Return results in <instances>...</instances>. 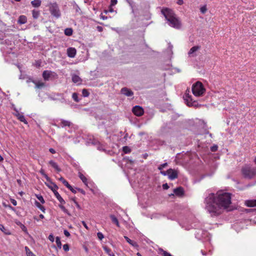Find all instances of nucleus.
I'll list each match as a JSON object with an SVG mask.
<instances>
[{
    "instance_id": "nucleus-1",
    "label": "nucleus",
    "mask_w": 256,
    "mask_h": 256,
    "mask_svg": "<svg viewBox=\"0 0 256 256\" xmlns=\"http://www.w3.org/2000/svg\"><path fill=\"white\" fill-rule=\"evenodd\" d=\"M231 200L229 192L219 190L216 194L210 193L204 199L205 208L211 216H218L229 207Z\"/></svg>"
},
{
    "instance_id": "nucleus-2",
    "label": "nucleus",
    "mask_w": 256,
    "mask_h": 256,
    "mask_svg": "<svg viewBox=\"0 0 256 256\" xmlns=\"http://www.w3.org/2000/svg\"><path fill=\"white\" fill-rule=\"evenodd\" d=\"M162 14L165 17L168 24L174 28L180 29L182 27V23L180 18L172 10L165 8L161 10Z\"/></svg>"
},
{
    "instance_id": "nucleus-3",
    "label": "nucleus",
    "mask_w": 256,
    "mask_h": 256,
    "mask_svg": "<svg viewBox=\"0 0 256 256\" xmlns=\"http://www.w3.org/2000/svg\"><path fill=\"white\" fill-rule=\"evenodd\" d=\"M241 172L244 178L251 180L256 177V166L244 165L242 167Z\"/></svg>"
},
{
    "instance_id": "nucleus-4",
    "label": "nucleus",
    "mask_w": 256,
    "mask_h": 256,
    "mask_svg": "<svg viewBox=\"0 0 256 256\" xmlns=\"http://www.w3.org/2000/svg\"><path fill=\"white\" fill-rule=\"evenodd\" d=\"M204 88L202 84L200 82H197L192 86V92L196 96H202L205 92Z\"/></svg>"
},
{
    "instance_id": "nucleus-5",
    "label": "nucleus",
    "mask_w": 256,
    "mask_h": 256,
    "mask_svg": "<svg viewBox=\"0 0 256 256\" xmlns=\"http://www.w3.org/2000/svg\"><path fill=\"white\" fill-rule=\"evenodd\" d=\"M50 11L52 15L58 18L60 16V12L58 6L56 2L50 4Z\"/></svg>"
},
{
    "instance_id": "nucleus-6",
    "label": "nucleus",
    "mask_w": 256,
    "mask_h": 256,
    "mask_svg": "<svg viewBox=\"0 0 256 256\" xmlns=\"http://www.w3.org/2000/svg\"><path fill=\"white\" fill-rule=\"evenodd\" d=\"M184 98L186 104L189 106H196L198 105V102L196 100H193L192 96L188 94H185Z\"/></svg>"
},
{
    "instance_id": "nucleus-7",
    "label": "nucleus",
    "mask_w": 256,
    "mask_h": 256,
    "mask_svg": "<svg viewBox=\"0 0 256 256\" xmlns=\"http://www.w3.org/2000/svg\"><path fill=\"white\" fill-rule=\"evenodd\" d=\"M132 112L138 116H140L144 113V109L139 106H134L132 110Z\"/></svg>"
},
{
    "instance_id": "nucleus-8",
    "label": "nucleus",
    "mask_w": 256,
    "mask_h": 256,
    "mask_svg": "<svg viewBox=\"0 0 256 256\" xmlns=\"http://www.w3.org/2000/svg\"><path fill=\"white\" fill-rule=\"evenodd\" d=\"M178 176V172L176 170L169 168L168 170V178L170 180H174Z\"/></svg>"
},
{
    "instance_id": "nucleus-9",
    "label": "nucleus",
    "mask_w": 256,
    "mask_h": 256,
    "mask_svg": "<svg viewBox=\"0 0 256 256\" xmlns=\"http://www.w3.org/2000/svg\"><path fill=\"white\" fill-rule=\"evenodd\" d=\"M120 92L126 96H132L134 95L133 92L126 87L122 88L120 90Z\"/></svg>"
},
{
    "instance_id": "nucleus-10",
    "label": "nucleus",
    "mask_w": 256,
    "mask_h": 256,
    "mask_svg": "<svg viewBox=\"0 0 256 256\" xmlns=\"http://www.w3.org/2000/svg\"><path fill=\"white\" fill-rule=\"evenodd\" d=\"M76 49L74 48H69L67 49V54L70 58H74L76 56Z\"/></svg>"
},
{
    "instance_id": "nucleus-11",
    "label": "nucleus",
    "mask_w": 256,
    "mask_h": 256,
    "mask_svg": "<svg viewBox=\"0 0 256 256\" xmlns=\"http://www.w3.org/2000/svg\"><path fill=\"white\" fill-rule=\"evenodd\" d=\"M200 46H196L192 47L190 50H189L188 54L190 56H196V54H194L198 50H200Z\"/></svg>"
},
{
    "instance_id": "nucleus-12",
    "label": "nucleus",
    "mask_w": 256,
    "mask_h": 256,
    "mask_svg": "<svg viewBox=\"0 0 256 256\" xmlns=\"http://www.w3.org/2000/svg\"><path fill=\"white\" fill-rule=\"evenodd\" d=\"M124 238L130 244L138 250L139 246L136 242L131 240L127 236H124Z\"/></svg>"
},
{
    "instance_id": "nucleus-13",
    "label": "nucleus",
    "mask_w": 256,
    "mask_h": 256,
    "mask_svg": "<svg viewBox=\"0 0 256 256\" xmlns=\"http://www.w3.org/2000/svg\"><path fill=\"white\" fill-rule=\"evenodd\" d=\"M52 74L54 72L52 71L44 70L42 72V77L45 80H48Z\"/></svg>"
},
{
    "instance_id": "nucleus-14",
    "label": "nucleus",
    "mask_w": 256,
    "mask_h": 256,
    "mask_svg": "<svg viewBox=\"0 0 256 256\" xmlns=\"http://www.w3.org/2000/svg\"><path fill=\"white\" fill-rule=\"evenodd\" d=\"M174 192L178 196H182L184 194V188L181 186H179L174 190Z\"/></svg>"
},
{
    "instance_id": "nucleus-15",
    "label": "nucleus",
    "mask_w": 256,
    "mask_h": 256,
    "mask_svg": "<svg viewBox=\"0 0 256 256\" xmlns=\"http://www.w3.org/2000/svg\"><path fill=\"white\" fill-rule=\"evenodd\" d=\"M49 182L48 184H46L48 187V188H50L53 192L54 190H54H57L58 188L55 183L52 182L51 180L50 182Z\"/></svg>"
},
{
    "instance_id": "nucleus-16",
    "label": "nucleus",
    "mask_w": 256,
    "mask_h": 256,
    "mask_svg": "<svg viewBox=\"0 0 256 256\" xmlns=\"http://www.w3.org/2000/svg\"><path fill=\"white\" fill-rule=\"evenodd\" d=\"M48 164L55 169L56 171L58 172H60L61 171L60 168L58 166V164L56 162H54L52 160H50L48 162Z\"/></svg>"
},
{
    "instance_id": "nucleus-17",
    "label": "nucleus",
    "mask_w": 256,
    "mask_h": 256,
    "mask_svg": "<svg viewBox=\"0 0 256 256\" xmlns=\"http://www.w3.org/2000/svg\"><path fill=\"white\" fill-rule=\"evenodd\" d=\"M54 194L58 200L60 202L61 204H64L66 203L64 200L62 198L57 190H54Z\"/></svg>"
},
{
    "instance_id": "nucleus-18",
    "label": "nucleus",
    "mask_w": 256,
    "mask_h": 256,
    "mask_svg": "<svg viewBox=\"0 0 256 256\" xmlns=\"http://www.w3.org/2000/svg\"><path fill=\"white\" fill-rule=\"evenodd\" d=\"M72 80L74 83H77L78 84H81L82 82L80 77L76 74H74L72 76Z\"/></svg>"
},
{
    "instance_id": "nucleus-19",
    "label": "nucleus",
    "mask_w": 256,
    "mask_h": 256,
    "mask_svg": "<svg viewBox=\"0 0 256 256\" xmlns=\"http://www.w3.org/2000/svg\"><path fill=\"white\" fill-rule=\"evenodd\" d=\"M102 248L105 252L109 256H116L112 252V250L106 246H103Z\"/></svg>"
},
{
    "instance_id": "nucleus-20",
    "label": "nucleus",
    "mask_w": 256,
    "mask_h": 256,
    "mask_svg": "<svg viewBox=\"0 0 256 256\" xmlns=\"http://www.w3.org/2000/svg\"><path fill=\"white\" fill-rule=\"evenodd\" d=\"M18 22L20 24H24L27 22V18L25 16H20L18 18Z\"/></svg>"
},
{
    "instance_id": "nucleus-21",
    "label": "nucleus",
    "mask_w": 256,
    "mask_h": 256,
    "mask_svg": "<svg viewBox=\"0 0 256 256\" xmlns=\"http://www.w3.org/2000/svg\"><path fill=\"white\" fill-rule=\"evenodd\" d=\"M246 204L248 207L256 206V200H247L246 202Z\"/></svg>"
},
{
    "instance_id": "nucleus-22",
    "label": "nucleus",
    "mask_w": 256,
    "mask_h": 256,
    "mask_svg": "<svg viewBox=\"0 0 256 256\" xmlns=\"http://www.w3.org/2000/svg\"><path fill=\"white\" fill-rule=\"evenodd\" d=\"M60 124V126L62 128L66 126H70L72 124L70 122L66 120H61Z\"/></svg>"
},
{
    "instance_id": "nucleus-23",
    "label": "nucleus",
    "mask_w": 256,
    "mask_h": 256,
    "mask_svg": "<svg viewBox=\"0 0 256 256\" xmlns=\"http://www.w3.org/2000/svg\"><path fill=\"white\" fill-rule=\"evenodd\" d=\"M41 0H34L31 2L32 5L34 8H38L41 4Z\"/></svg>"
},
{
    "instance_id": "nucleus-24",
    "label": "nucleus",
    "mask_w": 256,
    "mask_h": 256,
    "mask_svg": "<svg viewBox=\"0 0 256 256\" xmlns=\"http://www.w3.org/2000/svg\"><path fill=\"white\" fill-rule=\"evenodd\" d=\"M17 118L20 121L23 122L25 124H28V122L26 121L24 116L22 114H17Z\"/></svg>"
},
{
    "instance_id": "nucleus-25",
    "label": "nucleus",
    "mask_w": 256,
    "mask_h": 256,
    "mask_svg": "<svg viewBox=\"0 0 256 256\" xmlns=\"http://www.w3.org/2000/svg\"><path fill=\"white\" fill-rule=\"evenodd\" d=\"M110 218L113 223L115 224L118 227H120L118 220L114 215H110Z\"/></svg>"
},
{
    "instance_id": "nucleus-26",
    "label": "nucleus",
    "mask_w": 256,
    "mask_h": 256,
    "mask_svg": "<svg viewBox=\"0 0 256 256\" xmlns=\"http://www.w3.org/2000/svg\"><path fill=\"white\" fill-rule=\"evenodd\" d=\"M78 176L80 178V179L82 180V182L86 186H88L87 184V178H86L81 172L78 173Z\"/></svg>"
},
{
    "instance_id": "nucleus-27",
    "label": "nucleus",
    "mask_w": 256,
    "mask_h": 256,
    "mask_svg": "<svg viewBox=\"0 0 256 256\" xmlns=\"http://www.w3.org/2000/svg\"><path fill=\"white\" fill-rule=\"evenodd\" d=\"M73 30L72 28H66L64 30V34L67 36H70L72 35Z\"/></svg>"
},
{
    "instance_id": "nucleus-28",
    "label": "nucleus",
    "mask_w": 256,
    "mask_h": 256,
    "mask_svg": "<svg viewBox=\"0 0 256 256\" xmlns=\"http://www.w3.org/2000/svg\"><path fill=\"white\" fill-rule=\"evenodd\" d=\"M27 256H36L28 246L24 248Z\"/></svg>"
},
{
    "instance_id": "nucleus-29",
    "label": "nucleus",
    "mask_w": 256,
    "mask_h": 256,
    "mask_svg": "<svg viewBox=\"0 0 256 256\" xmlns=\"http://www.w3.org/2000/svg\"><path fill=\"white\" fill-rule=\"evenodd\" d=\"M59 180L62 182V184L66 187L69 188L70 186V184L62 176L59 178Z\"/></svg>"
},
{
    "instance_id": "nucleus-30",
    "label": "nucleus",
    "mask_w": 256,
    "mask_h": 256,
    "mask_svg": "<svg viewBox=\"0 0 256 256\" xmlns=\"http://www.w3.org/2000/svg\"><path fill=\"white\" fill-rule=\"evenodd\" d=\"M36 206L40 210L43 212H45L46 209L44 206H42L40 202L37 201L35 202Z\"/></svg>"
},
{
    "instance_id": "nucleus-31",
    "label": "nucleus",
    "mask_w": 256,
    "mask_h": 256,
    "mask_svg": "<svg viewBox=\"0 0 256 256\" xmlns=\"http://www.w3.org/2000/svg\"><path fill=\"white\" fill-rule=\"evenodd\" d=\"M56 244L58 248L59 249H60L62 248V243L60 242V237H58V236L56 237Z\"/></svg>"
},
{
    "instance_id": "nucleus-32",
    "label": "nucleus",
    "mask_w": 256,
    "mask_h": 256,
    "mask_svg": "<svg viewBox=\"0 0 256 256\" xmlns=\"http://www.w3.org/2000/svg\"><path fill=\"white\" fill-rule=\"evenodd\" d=\"M36 87L38 88H42L45 86V84L42 82H35Z\"/></svg>"
},
{
    "instance_id": "nucleus-33",
    "label": "nucleus",
    "mask_w": 256,
    "mask_h": 256,
    "mask_svg": "<svg viewBox=\"0 0 256 256\" xmlns=\"http://www.w3.org/2000/svg\"><path fill=\"white\" fill-rule=\"evenodd\" d=\"M32 17L34 19H37L40 16V12L38 10H33L32 12Z\"/></svg>"
},
{
    "instance_id": "nucleus-34",
    "label": "nucleus",
    "mask_w": 256,
    "mask_h": 256,
    "mask_svg": "<svg viewBox=\"0 0 256 256\" xmlns=\"http://www.w3.org/2000/svg\"><path fill=\"white\" fill-rule=\"evenodd\" d=\"M40 173L46 178L48 182H50V178L48 176V175L44 172L43 170H40Z\"/></svg>"
},
{
    "instance_id": "nucleus-35",
    "label": "nucleus",
    "mask_w": 256,
    "mask_h": 256,
    "mask_svg": "<svg viewBox=\"0 0 256 256\" xmlns=\"http://www.w3.org/2000/svg\"><path fill=\"white\" fill-rule=\"evenodd\" d=\"M122 150L125 154H128L131 152V149L128 146H124L122 148Z\"/></svg>"
},
{
    "instance_id": "nucleus-36",
    "label": "nucleus",
    "mask_w": 256,
    "mask_h": 256,
    "mask_svg": "<svg viewBox=\"0 0 256 256\" xmlns=\"http://www.w3.org/2000/svg\"><path fill=\"white\" fill-rule=\"evenodd\" d=\"M72 98L73 100L76 102H78L80 101V100L78 99V94L76 92H74L72 94Z\"/></svg>"
},
{
    "instance_id": "nucleus-37",
    "label": "nucleus",
    "mask_w": 256,
    "mask_h": 256,
    "mask_svg": "<svg viewBox=\"0 0 256 256\" xmlns=\"http://www.w3.org/2000/svg\"><path fill=\"white\" fill-rule=\"evenodd\" d=\"M82 94L84 97H88L90 95V92L86 89H83L82 90Z\"/></svg>"
},
{
    "instance_id": "nucleus-38",
    "label": "nucleus",
    "mask_w": 256,
    "mask_h": 256,
    "mask_svg": "<svg viewBox=\"0 0 256 256\" xmlns=\"http://www.w3.org/2000/svg\"><path fill=\"white\" fill-rule=\"evenodd\" d=\"M36 197L40 202L41 203L44 204L45 202V201L42 195L36 194Z\"/></svg>"
},
{
    "instance_id": "nucleus-39",
    "label": "nucleus",
    "mask_w": 256,
    "mask_h": 256,
    "mask_svg": "<svg viewBox=\"0 0 256 256\" xmlns=\"http://www.w3.org/2000/svg\"><path fill=\"white\" fill-rule=\"evenodd\" d=\"M130 5L132 9L134 6V2L132 0H125Z\"/></svg>"
},
{
    "instance_id": "nucleus-40",
    "label": "nucleus",
    "mask_w": 256,
    "mask_h": 256,
    "mask_svg": "<svg viewBox=\"0 0 256 256\" xmlns=\"http://www.w3.org/2000/svg\"><path fill=\"white\" fill-rule=\"evenodd\" d=\"M96 148L100 151H104V146L99 142V144L96 146Z\"/></svg>"
},
{
    "instance_id": "nucleus-41",
    "label": "nucleus",
    "mask_w": 256,
    "mask_h": 256,
    "mask_svg": "<svg viewBox=\"0 0 256 256\" xmlns=\"http://www.w3.org/2000/svg\"><path fill=\"white\" fill-rule=\"evenodd\" d=\"M59 207L60 208V209L66 214H68L70 215V214L68 213V212L67 209L66 208L62 206V204H60Z\"/></svg>"
},
{
    "instance_id": "nucleus-42",
    "label": "nucleus",
    "mask_w": 256,
    "mask_h": 256,
    "mask_svg": "<svg viewBox=\"0 0 256 256\" xmlns=\"http://www.w3.org/2000/svg\"><path fill=\"white\" fill-rule=\"evenodd\" d=\"M200 11L202 14H205L206 12L207 11L206 6H202L200 8Z\"/></svg>"
},
{
    "instance_id": "nucleus-43",
    "label": "nucleus",
    "mask_w": 256,
    "mask_h": 256,
    "mask_svg": "<svg viewBox=\"0 0 256 256\" xmlns=\"http://www.w3.org/2000/svg\"><path fill=\"white\" fill-rule=\"evenodd\" d=\"M168 166V163L167 162H165L163 164H162L160 165L158 167V169L160 170H162L164 168L166 167V166Z\"/></svg>"
},
{
    "instance_id": "nucleus-44",
    "label": "nucleus",
    "mask_w": 256,
    "mask_h": 256,
    "mask_svg": "<svg viewBox=\"0 0 256 256\" xmlns=\"http://www.w3.org/2000/svg\"><path fill=\"white\" fill-rule=\"evenodd\" d=\"M63 249L65 252H68L69 250L70 246L68 244H64L63 245Z\"/></svg>"
},
{
    "instance_id": "nucleus-45",
    "label": "nucleus",
    "mask_w": 256,
    "mask_h": 256,
    "mask_svg": "<svg viewBox=\"0 0 256 256\" xmlns=\"http://www.w3.org/2000/svg\"><path fill=\"white\" fill-rule=\"evenodd\" d=\"M112 6H111L110 5L108 7V10H104V12L106 14H107L108 12H113L114 10V9L112 8Z\"/></svg>"
},
{
    "instance_id": "nucleus-46",
    "label": "nucleus",
    "mask_w": 256,
    "mask_h": 256,
    "mask_svg": "<svg viewBox=\"0 0 256 256\" xmlns=\"http://www.w3.org/2000/svg\"><path fill=\"white\" fill-rule=\"evenodd\" d=\"M68 188L74 194L76 193L77 190L76 189V188H74L72 186L70 185V186Z\"/></svg>"
},
{
    "instance_id": "nucleus-47",
    "label": "nucleus",
    "mask_w": 256,
    "mask_h": 256,
    "mask_svg": "<svg viewBox=\"0 0 256 256\" xmlns=\"http://www.w3.org/2000/svg\"><path fill=\"white\" fill-rule=\"evenodd\" d=\"M218 146L217 145H214L210 148V150L212 152H215L218 150Z\"/></svg>"
},
{
    "instance_id": "nucleus-48",
    "label": "nucleus",
    "mask_w": 256,
    "mask_h": 256,
    "mask_svg": "<svg viewBox=\"0 0 256 256\" xmlns=\"http://www.w3.org/2000/svg\"><path fill=\"white\" fill-rule=\"evenodd\" d=\"M97 236L100 240H102V239L104 238V234L101 232H98L97 233Z\"/></svg>"
},
{
    "instance_id": "nucleus-49",
    "label": "nucleus",
    "mask_w": 256,
    "mask_h": 256,
    "mask_svg": "<svg viewBox=\"0 0 256 256\" xmlns=\"http://www.w3.org/2000/svg\"><path fill=\"white\" fill-rule=\"evenodd\" d=\"M0 230L4 232L5 234H10V233H7L6 232H5V228L4 226L2 224H0Z\"/></svg>"
},
{
    "instance_id": "nucleus-50",
    "label": "nucleus",
    "mask_w": 256,
    "mask_h": 256,
    "mask_svg": "<svg viewBox=\"0 0 256 256\" xmlns=\"http://www.w3.org/2000/svg\"><path fill=\"white\" fill-rule=\"evenodd\" d=\"M163 256H172L170 252L162 250Z\"/></svg>"
},
{
    "instance_id": "nucleus-51",
    "label": "nucleus",
    "mask_w": 256,
    "mask_h": 256,
    "mask_svg": "<svg viewBox=\"0 0 256 256\" xmlns=\"http://www.w3.org/2000/svg\"><path fill=\"white\" fill-rule=\"evenodd\" d=\"M48 239L51 242H54V236L52 234H50L49 235L48 237Z\"/></svg>"
},
{
    "instance_id": "nucleus-52",
    "label": "nucleus",
    "mask_w": 256,
    "mask_h": 256,
    "mask_svg": "<svg viewBox=\"0 0 256 256\" xmlns=\"http://www.w3.org/2000/svg\"><path fill=\"white\" fill-rule=\"evenodd\" d=\"M99 142L96 140H93L92 142V144L95 146H96L99 144Z\"/></svg>"
},
{
    "instance_id": "nucleus-53",
    "label": "nucleus",
    "mask_w": 256,
    "mask_h": 256,
    "mask_svg": "<svg viewBox=\"0 0 256 256\" xmlns=\"http://www.w3.org/2000/svg\"><path fill=\"white\" fill-rule=\"evenodd\" d=\"M118 2L117 0H110V6H115Z\"/></svg>"
},
{
    "instance_id": "nucleus-54",
    "label": "nucleus",
    "mask_w": 256,
    "mask_h": 256,
    "mask_svg": "<svg viewBox=\"0 0 256 256\" xmlns=\"http://www.w3.org/2000/svg\"><path fill=\"white\" fill-rule=\"evenodd\" d=\"M162 188L164 190H168L169 188V186L168 184L166 183L162 184Z\"/></svg>"
},
{
    "instance_id": "nucleus-55",
    "label": "nucleus",
    "mask_w": 256,
    "mask_h": 256,
    "mask_svg": "<svg viewBox=\"0 0 256 256\" xmlns=\"http://www.w3.org/2000/svg\"><path fill=\"white\" fill-rule=\"evenodd\" d=\"M64 235L67 236V237H69L70 236V232L66 230H64Z\"/></svg>"
},
{
    "instance_id": "nucleus-56",
    "label": "nucleus",
    "mask_w": 256,
    "mask_h": 256,
    "mask_svg": "<svg viewBox=\"0 0 256 256\" xmlns=\"http://www.w3.org/2000/svg\"><path fill=\"white\" fill-rule=\"evenodd\" d=\"M76 189L78 191L80 192L82 194H86V192H85L84 190L82 189H81L80 188H76Z\"/></svg>"
},
{
    "instance_id": "nucleus-57",
    "label": "nucleus",
    "mask_w": 256,
    "mask_h": 256,
    "mask_svg": "<svg viewBox=\"0 0 256 256\" xmlns=\"http://www.w3.org/2000/svg\"><path fill=\"white\" fill-rule=\"evenodd\" d=\"M10 202H11L12 204L14 206H16V204H17V202L16 201V200H14V199H11V200H10Z\"/></svg>"
},
{
    "instance_id": "nucleus-58",
    "label": "nucleus",
    "mask_w": 256,
    "mask_h": 256,
    "mask_svg": "<svg viewBox=\"0 0 256 256\" xmlns=\"http://www.w3.org/2000/svg\"><path fill=\"white\" fill-rule=\"evenodd\" d=\"M160 174H162V175L164 176H166V175L168 176V170L166 171H162L161 170H160Z\"/></svg>"
},
{
    "instance_id": "nucleus-59",
    "label": "nucleus",
    "mask_w": 256,
    "mask_h": 256,
    "mask_svg": "<svg viewBox=\"0 0 256 256\" xmlns=\"http://www.w3.org/2000/svg\"><path fill=\"white\" fill-rule=\"evenodd\" d=\"M82 225L84 226L86 229V230H89V228L88 227V226H87L86 224V222L84 221H82Z\"/></svg>"
},
{
    "instance_id": "nucleus-60",
    "label": "nucleus",
    "mask_w": 256,
    "mask_h": 256,
    "mask_svg": "<svg viewBox=\"0 0 256 256\" xmlns=\"http://www.w3.org/2000/svg\"><path fill=\"white\" fill-rule=\"evenodd\" d=\"M96 29L99 32H102V30H103V28L102 27L100 26H98L96 27Z\"/></svg>"
},
{
    "instance_id": "nucleus-61",
    "label": "nucleus",
    "mask_w": 256,
    "mask_h": 256,
    "mask_svg": "<svg viewBox=\"0 0 256 256\" xmlns=\"http://www.w3.org/2000/svg\"><path fill=\"white\" fill-rule=\"evenodd\" d=\"M74 204H76V208L79 209V210H80L81 209V207L80 206V204H78V202H75V203Z\"/></svg>"
},
{
    "instance_id": "nucleus-62",
    "label": "nucleus",
    "mask_w": 256,
    "mask_h": 256,
    "mask_svg": "<svg viewBox=\"0 0 256 256\" xmlns=\"http://www.w3.org/2000/svg\"><path fill=\"white\" fill-rule=\"evenodd\" d=\"M49 151L52 154H55L56 153V150L54 148H50L49 149Z\"/></svg>"
},
{
    "instance_id": "nucleus-63",
    "label": "nucleus",
    "mask_w": 256,
    "mask_h": 256,
    "mask_svg": "<svg viewBox=\"0 0 256 256\" xmlns=\"http://www.w3.org/2000/svg\"><path fill=\"white\" fill-rule=\"evenodd\" d=\"M177 3L179 5H182L183 4V3H184L183 0H178Z\"/></svg>"
},
{
    "instance_id": "nucleus-64",
    "label": "nucleus",
    "mask_w": 256,
    "mask_h": 256,
    "mask_svg": "<svg viewBox=\"0 0 256 256\" xmlns=\"http://www.w3.org/2000/svg\"><path fill=\"white\" fill-rule=\"evenodd\" d=\"M100 18L104 20L107 19V16H104L102 14H101Z\"/></svg>"
}]
</instances>
